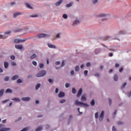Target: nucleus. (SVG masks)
<instances>
[{"mask_svg":"<svg viewBox=\"0 0 131 131\" xmlns=\"http://www.w3.org/2000/svg\"><path fill=\"white\" fill-rule=\"evenodd\" d=\"M109 38H110V37L106 36V37H104L103 39L104 40H106V39H109Z\"/></svg>","mask_w":131,"mask_h":131,"instance_id":"nucleus-43","label":"nucleus"},{"mask_svg":"<svg viewBox=\"0 0 131 131\" xmlns=\"http://www.w3.org/2000/svg\"><path fill=\"white\" fill-rule=\"evenodd\" d=\"M17 83H21L22 80L21 79H18L17 81Z\"/></svg>","mask_w":131,"mask_h":131,"instance_id":"nucleus-37","label":"nucleus"},{"mask_svg":"<svg viewBox=\"0 0 131 131\" xmlns=\"http://www.w3.org/2000/svg\"><path fill=\"white\" fill-rule=\"evenodd\" d=\"M9 130H11L10 128H2L0 129V131H9Z\"/></svg>","mask_w":131,"mask_h":131,"instance_id":"nucleus-11","label":"nucleus"},{"mask_svg":"<svg viewBox=\"0 0 131 131\" xmlns=\"http://www.w3.org/2000/svg\"><path fill=\"white\" fill-rule=\"evenodd\" d=\"M28 129H29V128L28 127H26V128H24L22 130H21L20 131H27L28 130Z\"/></svg>","mask_w":131,"mask_h":131,"instance_id":"nucleus-34","label":"nucleus"},{"mask_svg":"<svg viewBox=\"0 0 131 131\" xmlns=\"http://www.w3.org/2000/svg\"><path fill=\"white\" fill-rule=\"evenodd\" d=\"M39 88H40V84H37L36 85V87H35V89L36 90H38V89H39Z\"/></svg>","mask_w":131,"mask_h":131,"instance_id":"nucleus-25","label":"nucleus"},{"mask_svg":"<svg viewBox=\"0 0 131 131\" xmlns=\"http://www.w3.org/2000/svg\"><path fill=\"white\" fill-rule=\"evenodd\" d=\"M112 130L113 131H117V130H116V128H115V126H113Z\"/></svg>","mask_w":131,"mask_h":131,"instance_id":"nucleus-54","label":"nucleus"},{"mask_svg":"<svg viewBox=\"0 0 131 131\" xmlns=\"http://www.w3.org/2000/svg\"><path fill=\"white\" fill-rule=\"evenodd\" d=\"M13 101H14V102H20V99L18 98H14L12 99Z\"/></svg>","mask_w":131,"mask_h":131,"instance_id":"nucleus-21","label":"nucleus"},{"mask_svg":"<svg viewBox=\"0 0 131 131\" xmlns=\"http://www.w3.org/2000/svg\"><path fill=\"white\" fill-rule=\"evenodd\" d=\"M11 33V32H6L5 34H10Z\"/></svg>","mask_w":131,"mask_h":131,"instance_id":"nucleus-64","label":"nucleus"},{"mask_svg":"<svg viewBox=\"0 0 131 131\" xmlns=\"http://www.w3.org/2000/svg\"><path fill=\"white\" fill-rule=\"evenodd\" d=\"M65 85H66V88H68L70 86V84H69V83H66Z\"/></svg>","mask_w":131,"mask_h":131,"instance_id":"nucleus-47","label":"nucleus"},{"mask_svg":"<svg viewBox=\"0 0 131 131\" xmlns=\"http://www.w3.org/2000/svg\"><path fill=\"white\" fill-rule=\"evenodd\" d=\"M4 67L5 68H6V69H7V68H8V67H9V62L5 61L4 62Z\"/></svg>","mask_w":131,"mask_h":131,"instance_id":"nucleus-17","label":"nucleus"},{"mask_svg":"<svg viewBox=\"0 0 131 131\" xmlns=\"http://www.w3.org/2000/svg\"><path fill=\"white\" fill-rule=\"evenodd\" d=\"M22 101H30V98L29 97H23L22 99H21Z\"/></svg>","mask_w":131,"mask_h":131,"instance_id":"nucleus-14","label":"nucleus"},{"mask_svg":"<svg viewBox=\"0 0 131 131\" xmlns=\"http://www.w3.org/2000/svg\"><path fill=\"white\" fill-rule=\"evenodd\" d=\"M95 76L96 77H99V76H100V74L99 73H96L95 74Z\"/></svg>","mask_w":131,"mask_h":131,"instance_id":"nucleus-53","label":"nucleus"},{"mask_svg":"<svg viewBox=\"0 0 131 131\" xmlns=\"http://www.w3.org/2000/svg\"><path fill=\"white\" fill-rule=\"evenodd\" d=\"M15 49H17V50H22L23 49V46L22 45H16L15 46Z\"/></svg>","mask_w":131,"mask_h":131,"instance_id":"nucleus-9","label":"nucleus"},{"mask_svg":"<svg viewBox=\"0 0 131 131\" xmlns=\"http://www.w3.org/2000/svg\"><path fill=\"white\" fill-rule=\"evenodd\" d=\"M75 71H76L77 72H78V71H79V67L76 66L75 68Z\"/></svg>","mask_w":131,"mask_h":131,"instance_id":"nucleus-29","label":"nucleus"},{"mask_svg":"<svg viewBox=\"0 0 131 131\" xmlns=\"http://www.w3.org/2000/svg\"><path fill=\"white\" fill-rule=\"evenodd\" d=\"M58 93H59V89L58 88H56L55 89V93L58 94Z\"/></svg>","mask_w":131,"mask_h":131,"instance_id":"nucleus-49","label":"nucleus"},{"mask_svg":"<svg viewBox=\"0 0 131 131\" xmlns=\"http://www.w3.org/2000/svg\"><path fill=\"white\" fill-rule=\"evenodd\" d=\"M86 95L82 96L81 98V101H86Z\"/></svg>","mask_w":131,"mask_h":131,"instance_id":"nucleus-12","label":"nucleus"},{"mask_svg":"<svg viewBox=\"0 0 131 131\" xmlns=\"http://www.w3.org/2000/svg\"><path fill=\"white\" fill-rule=\"evenodd\" d=\"M115 67H116V68H118V67H119V64L116 63L115 65Z\"/></svg>","mask_w":131,"mask_h":131,"instance_id":"nucleus-59","label":"nucleus"},{"mask_svg":"<svg viewBox=\"0 0 131 131\" xmlns=\"http://www.w3.org/2000/svg\"><path fill=\"white\" fill-rule=\"evenodd\" d=\"M44 66H45L43 64V63H40V65H39V68H43Z\"/></svg>","mask_w":131,"mask_h":131,"instance_id":"nucleus-40","label":"nucleus"},{"mask_svg":"<svg viewBox=\"0 0 131 131\" xmlns=\"http://www.w3.org/2000/svg\"><path fill=\"white\" fill-rule=\"evenodd\" d=\"M4 95V89L0 91V97H2Z\"/></svg>","mask_w":131,"mask_h":131,"instance_id":"nucleus-26","label":"nucleus"},{"mask_svg":"<svg viewBox=\"0 0 131 131\" xmlns=\"http://www.w3.org/2000/svg\"><path fill=\"white\" fill-rule=\"evenodd\" d=\"M11 64H12V66H17V64L15 62H12Z\"/></svg>","mask_w":131,"mask_h":131,"instance_id":"nucleus-42","label":"nucleus"},{"mask_svg":"<svg viewBox=\"0 0 131 131\" xmlns=\"http://www.w3.org/2000/svg\"><path fill=\"white\" fill-rule=\"evenodd\" d=\"M88 71H86V70L84 71V75H85V76L88 75Z\"/></svg>","mask_w":131,"mask_h":131,"instance_id":"nucleus-46","label":"nucleus"},{"mask_svg":"<svg viewBox=\"0 0 131 131\" xmlns=\"http://www.w3.org/2000/svg\"><path fill=\"white\" fill-rule=\"evenodd\" d=\"M48 81H49V82H50V83H52V82H53V80H52V79H48Z\"/></svg>","mask_w":131,"mask_h":131,"instance_id":"nucleus-48","label":"nucleus"},{"mask_svg":"<svg viewBox=\"0 0 131 131\" xmlns=\"http://www.w3.org/2000/svg\"><path fill=\"white\" fill-rule=\"evenodd\" d=\"M22 119V117H20L19 118H18V119L16 120V121H20Z\"/></svg>","mask_w":131,"mask_h":131,"instance_id":"nucleus-57","label":"nucleus"},{"mask_svg":"<svg viewBox=\"0 0 131 131\" xmlns=\"http://www.w3.org/2000/svg\"><path fill=\"white\" fill-rule=\"evenodd\" d=\"M8 101H9V100H3L2 101V103H3V104H5V103H7V102H8Z\"/></svg>","mask_w":131,"mask_h":131,"instance_id":"nucleus-52","label":"nucleus"},{"mask_svg":"<svg viewBox=\"0 0 131 131\" xmlns=\"http://www.w3.org/2000/svg\"><path fill=\"white\" fill-rule=\"evenodd\" d=\"M62 17L63 19H67V18H68V16L66 14H64L62 15Z\"/></svg>","mask_w":131,"mask_h":131,"instance_id":"nucleus-27","label":"nucleus"},{"mask_svg":"<svg viewBox=\"0 0 131 131\" xmlns=\"http://www.w3.org/2000/svg\"><path fill=\"white\" fill-rule=\"evenodd\" d=\"M72 4H73V3H70V4H67V8H70V7H71V6H72Z\"/></svg>","mask_w":131,"mask_h":131,"instance_id":"nucleus-32","label":"nucleus"},{"mask_svg":"<svg viewBox=\"0 0 131 131\" xmlns=\"http://www.w3.org/2000/svg\"><path fill=\"white\" fill-rule=\"evenodd\" d=\"M13 91L10 89H8L6 90V93H12Z\"/></svg>","mask_w":131,"mask_h":131,"instance_id":"nucleus-30","label":"nucleus"},{"mask_svg":"<svg viewBox=\"0 0 131 131\" xmlns=\"http://www.w3.org/2000/svg\"><path fill=\"white\" fill-rule=\"evenodd\" d=\"M114 79L115 81H117V80L118 79V76H117V75H114Z\"/></svg>","mask_w":131,"mask_h":131,"instance_id":"nucleus-23","label":"nucleus"},{"mask_svg":"<svg viewBox=\"0 0 131 131\" xmlns=\"http://www.w3.org/2000/svg\"><path fill=\"white\" fill-rule=\"evenodd\" d=\"M72 93H73V94H76V90H75V88L72 89Z\"/></svg>","mask_w":131,"mask_h":131,"instance_id":"nucleus-31","label":"nucleus"},{"mask_svg":"<svg viewBox=\"0 0 131 131\" xmlns=\"http://www.w3.org/2000/svg\"><path fill=\"white\" fill-rule=\"evenodd\" d=\"M107 16H108V14H104V13H102V14L99 15L98 17H101L102 18H104V17H106Z\"/></svg>","mask_w":131,"mask_h":131,"instance_id":"nucleus-15","label":"nucleus"},{"mask_svg":"<svg viewBox=\"0 0 131 131\" xmlns=\"http://www.w3.org/2000/svg\"><path fill=\"white\" fill-rule=\"evenodd\" d=\"M77 24H79V20H76L74 22V23H73V26H75L77 25Z\"/></svg>","mask_w":131,"mask_h":131,"instance_id":"nucleus-18","label":"nucleus"},{"mask_svg":"<svg viewBox=\"0 0 131 131\" xmlns=\"http://www.w3.org/2000/svg\"><path fill=\"white\" fill-rule=\"evenodd\" d=\"M41 129H42V127L39 126V127H38L36 129V131H39V130H41Z\"/></svg>","mask_w":131,"mask_h":131,"instance_id":"nucleus-24","label":"nucleus"},{"mask_svg":"<svg viewBox=\"0 0 131 131\" xmlns=\"http://www.w3.org/2000/svg\"><path fill=\"white\" fill-rule=\"evenodd\" d=\"M48 46L49 48H50V49H56V46H55L51 43H48Z\"/></svg>","mask_w":131,"mask_h":131,"instance_id":"nucleus-10","label":"nucleus"},{"mask_svg":"<svg viewBox=\"0 0 131 131\" xmlns=\"http://www.w3.org/2000/svg\"><path fill=\"white\" fill-rule=\"evenodd\" d=\"M125 85H126V83H124L122 86V89H124V88H125Z\"/></svg>","mask_w":131,"mask_h":131,"instance_id":"nucleus-45","label":"nucleus"},{"mask_svg":"<svg viewBox=\"0 0 131 131\" xmlns=\"http://www.w3.org/2000/svg\"><path fill=\"white\" fill-rule=\"evenodd\" d=\"M91 106H95V100L92 99L90 102Z\"/></svg>","mask_w":131,"mask_h":131,"instance_id":"nucleus-22","label":"nucleus"},{"mask_svg":"<svg viewBox=\"0 0 131 131\" xmlns=\"http://www.w3.org/2000/svg\"><path fill=\"white\" fill-rule=\"evenodd\" d=\"M18 77V75H14L12 77V80H16Z\"/></svg>","mask_w":131,"mask_h":131,"instance_id":"nucleus-20","label":"nucleus"},{"mask_svg":"<svg viewBox=\"0 0 131 131\" xmlns=\"http://www.w3.org/2000/svg\"><path fill=\"white\" fill-rule=\"evenodd\" d=\"M71 75H74V71H71Z\"/></svg>","mask_w":131,"mask_h":131,"instance_id":"nucleus-56","label":"nucleus"},{"mask_svg":"<svg viewBox=\"0 0 131 131\" xmlns=\"http://www.w3.org/2000/svg\"><path fill=\"white\" fill-rule=\"evenodd\" d=\"M55 64H56V65H60V61H56V62H55Z\"/></svg>","mask_w":131,"mask_h":131,"instance_id":"nucleus-60","label":"nucleus"},{"mask_svg":"<svg viewBox=\"0 0 131 131\" xmlns=\"http://www.w3.org/2000/svg\"><path fill=\"white\" fill-rule=\"evenodd\" d=\"M65 65V61L63 60L61 63V67H63Z\"/></svg>","mask_w":131,"mask_h":131,"instance_id":"nucleus-39","label":"nucleus"},{"mask_svg":"<svg viewBox=\"0 0 131 131\" xmlns=\"http://www.w3.org/2000/svg\"><path fill=\"white\" fill-rule=\"evenodd\" d=\"M95 118H98L99 117V115H98V113H96L95 115Z\"/></svg>","mask_w":131,"mask_h":131,"instance_id":"nucleus-51","label":"nucleus"},{"mask_svg":"<svg viewBox=\"0 0 131 131\" xmlns=\"http://www.w3.org/2000/svg\"><path fill=\"white\" fill-rule=\"evenodd\" d=\"M47 74V72L45 70L41 71L36 75V77H42Z\"/></svg>","mask_w":131,"mask_h":131,"instance_id":"nucleus-2","label":"nucleus"},{"mask_svg":"<svg viewBox=\"0 0 131 131\" xmlns=\"http://www.w3.org/2000/svg\"><path fill=\"white\" fill-rule=\"evenodd\" d=\"M82 93V89L80 88L78 92V93L77 94V98L80 97L81 93Z\"/></svg>","mask_w":131,"mask_h":131,"instance_id":"nucleus-7","label":"nucleus"},{"mask_svg":"<svg viewBox=\"0 0 131 131\" xmlns=\"http://www.w3.org/2000/svg\"><path fill=\"white\" fill-rule=\"evenodd\" d=\"M34 58H36V54H34L32 56L30 57V59H34Z\"/></svg>","mask_w":131,"mask_h":131,"instance_id":"nucleus-28","label":"nucleus"},{"mask_svg":"<svg viewBox=\"0 0 131 131\" xmlns=\"http://www.w3.org/2000/svg\"><path fill=\"white\" fill-rule=\"evenodd\" d=\"M10 5H11V6H13V5H15V3L14 2H11V3H10Z\"/></svg>","mask_w":131,"mask_h":131,"instance_id":"nucleus-62","label":"nucleus"},{"mask_svg":"<svg viewBox=\"0 0 131 131\" xmlns=\"http://www.w3.org/2000/svg\"><path fill=\"white\" fill-rule=\"evenodd\" d=\"M65 102H66V100H65V99H62V100H60V103L61 104H63V103H65Z\"/></svg>","mask_w":131,"mask_h":131,"instance_id":"nucleus-33","label":"nucleus"},{"mask_svg":"<svg viewBox=\"0 0 131 131\" xmlns=\"http://www.w3.org/2000/svg\"><path fill=\"white\" fill-rule=\"evenodd\" d=\"M123 123L121 122H118V124H119V125H121V124H123Z\"/></svg>","mask_w":131,"mask_h":131,"instance_id":"nucleus-63","label":"nucleus"},{"mask_svg":"<svg viewBox=\"0 0 131 131\" xmlns=\"http://www.w3.org/2000/svg\"><path fill=\"white\" fill-rule=\"evenodd\" d=\"M19 15H22V13H21V12H15L13 14V17L14 18H17V17H18V16H19Z\"/></svg>","mask_w":131,"mask_h":131,"instance_id":"nucleus-6","label":"nucleus"},{"mask_svg":"<svg viewBox=\"0 0 131 131\" xmlns=\"http://www.w3.org/2000/svg\"><path fill=\"white\" fill-rule=\"evenodd\" d=\"M100 52H101V50H100V49L95 50L96 54H98V53H100Z\"/></svg>","mask_w":131,"mask_h":131,"instance_id":"nucleus-35","label":"nucleus"},{"mask_svg":"<svg viewBox=\"0 0 131 131\" xmlns=\"http://www.w3.org/2000/svg\"><path fill=\"white\" fill-rule=\"evenodd\" d=\"M47 36H50V35L46 34H39L37 35V37H38V38H41L42 37H47Z\"/></svg>","mask_w":131,"mask_h":131,"instance_id":"nucleus-3","label":"nucleus"},{"mask_svg":"<svg viewBox=\"0 0 131 131\" xmlns=\"http://www.w3.org/2000/svg\"><path fill=\"white\" fill-rule=\"evenodd\" d=\"M63 97H65V93L62 92H60L58 94V98H63Z\"/></svg>","mask_w":131,"mask_h":131,"instance_id":"nucleus-8","label":"nucleus"},{"mask_svg":"<svg viewBox=\"0 0 131 131\" xmlns=\"http://www.w3.org/2000/svg\"><path fill=\"white\" fill-rule=\"evenodd\" d=\"M10 59H11V60H14L15 59V56L12 55L10 57Z\"/></svg>","mask_w":131,"mask_h":131,"instance_id":"nucleus-50","label":"nucleus"},{"mask_svg":"<svg viewBox=\"0 0 131 131\" xmlns=\"http://www.w3.org/2000/svg\"><path fill=\"white\" fill-rule=\"evenodd\" d=\"M26 6L27 8H28V9H30L31 10L33 9V7H32L29 3H26Z\"/></svg>","mask_w":131,"mask_h":131,"instance_id":"nucleus-13","label":"nucleus"},{"mask_svg":"<svg viewBox=\"0 0 131 131\" xmlns=\"http://www.w3.org/2000/svg\"><path fill=\"white\" fill-rule=\"evenodd\" d=\"M105 113V112H104V111H103L100 115V117H99V120L100 121H102L104 118V114Z\"/></svg>","mask_w":131,"mask_h":131,"instance_id":"nucleus-5","label":"nucleus"},{"mask_svg":"<svg viewBox=\"0 0 131 131\" xmlns=\"http://www.w3.org/2000/svg\"><path fill=\"white\" fill-rule=\"evenodd\" d=\"M127 96H128V97H130V96H131V91L127 94Z\"/></svg>","mask_w":131,"mask_h":131,"instance_id":"nucleus-61","label":"nucleus"},{"mask_svg":"<svg viewBox=\"0 0 131 131\" xmlns=\"http://www.w3.org/2000/svg\"><path fill=\"white\" fill-rule=\"evenodd\" d=\"M126 34V31L124 30H121L119 32V34Z\"/></svg>","mask_w":131,"mask_h":131,"instance_id":"nucleus-19","label":"nucleus"},{"mask_svg":"<svg viewBox=\"0 0 131 131\" xmlns=\"http://www.w3.org/2000/svg\"><path fill=\"white\" fill-rule=\"evenodd\" d=\"M75 105H77V106H84V107H89V105H88V104L79 102L78 100H76L75 101Z\"/></svg>","mask_w":131,"mask_h":131,"instance_id":"nucleus-1","label":"nucleus"},{"mask_svg":"<svg viewBox=\"0 0 131 131\" xmlns=\"http://www.w3.org/2000/svg\"><path fill=\"white\" fill-rule=\"evenodd\" d=\"M56 37L57 38H58V37H60V34H57L56 35Z\"/></svg>","mask_w":131,"mask_h":131,"instance_id":"nucleus-58","label":"nucleus"},{"mask_svg":"<svg viewBox=\"0 0 131 131\" xmlns=\"http://www.w3.org/2000/svg\"><path fill=\"white\" fill-rule=\"evenodd\" d=\"M91 66V63L88 62L86 63V67H90Z\"/></svg>","mask_w":131,"mask_h":131,"instance_id":"nucleus-55","label":"nucleus"},{"mask_svg":"<svg viewBox=\"0 0 131 131\" xmlns=\"http://www.w3.org/2000/svg\"><path fill=\"white\" fill-rule=\"evenodd\" d=\"M4 80H5V81H8L9 80V77H6L4 78Z\"/></svg>","mask_w":131,"mask_h":131,"instance_id":"nucleus-41","label":"nucleus"},{"mask_svg":"<svg viewBox=\"0 0 131 131\" xmlns=\"http://www.w3.org/2000/svg\"><path fill=\"white\" fill-rule=\"evenodd\" d=\"M62 2H63V0H59V1H58V2H57L56 3H55V6H56L57 7H58V6H59L60 5H61V4H62Z\"/></svg>","mask_w":131,"mask_h":131,"instance_id":"nucleus-16","label":"nucleus"},{"mask_svg":"<svg viewBox=\"0 0 131 131\" xmlns=\"http://www.w3.org/2000/svg\"><path fill=\"white\" fill-rule=\"evenodd\" d=\"M26 39H15L14 40L15 43H19V42H24Z\"/></svg>","mask_w":131,"mask_h":131,"instance_id":"nucleus-4","label":"nucleus"},{"mask_svg":"<svg viewBox=\"0 0 131 131\" xmlns=\"http://www.w3.org/2000/svg\"><path fill=\"white\" fill-rule=\"evenodd\" d=\"M92 3L94 5H96L98 3V0H92Z\"/></svg>","mask_w":131,"mask_h":131,"instance_id":"nucleus-36","label":"nucleus"},{"mask_svg":"<svg viewBox=\"0 0 131 131\" xmlns=\"http://www.w3.org/2000/svg\"><path fill=\"white\" fill-rule=\"evenodd\" d=\"M32 64H33V65H34V66H37V63L36 62V61H33V62H32Z\"/></svg>","mask_w":131,"mask_h":131,"instance_id":"nucleus-38","label":"nucleus"},{"mask_svg":"<svg viewBox=\"0 0 131 131\" xmlns=\"http://www.w3.org/2000/svg\"><path fill=\"white\" fill-rule=\"evenodd\" d=\"M108 102H109L110 105H111V104H112V100H111V99L110 98L108 99Z\"/></svg>","mask_w":131,"mask_h":131,"instance_id":"nucleus-44","label":"nucleus"}]
</instances>
